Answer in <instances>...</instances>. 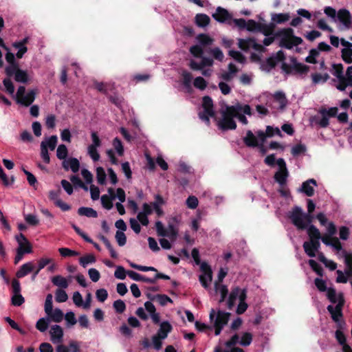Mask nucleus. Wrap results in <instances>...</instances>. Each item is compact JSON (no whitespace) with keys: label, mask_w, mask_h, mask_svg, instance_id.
Wrapping results in <instances>:
<instances>
[{"label":"nucleus","mask_w":352,"mask_h":352,"mask_svg":"<svg viewBox=\"0 0 352 352\" xmlns=\"http://www.w3.org/2000/svg\"><path fill=\"white\" fill-rule=\"evenodd\" d=\"M67 299L68 296L65 291L61 289H56L55 292V300L57 302H65Z\"/></svg>","instance_id":"50"},{"label":"nucleus","mask_w":352,"mask_h":352,"mask_svg":"<svg viewBox=\"0 0 352 352\" xmlns=\"http://www.w3.org/2000/svg\"><path fill=\"white\" fill-rule=\"evenodd\" d=\"M172 331V326L168 322H162L156 336L162 339L167 338L168 334Z\"/></svg>","instance_id":"26"},{"label":"nucleus","mask_w":352,"mask_h":352,"mask_svg":"<svg viewBox=\"0 0 352 352\" xmlns=\"http://www.w3.org/2000/svg\"><path fill=\"white\" fill-rule=\"evenodd\" d=\"M186 206L188 208L195 209L198 206V199L193 195L189 196L186 201Z\"/></svg>","instance_id":"61"},{"label":"nucleus","mask_w":352,"mask_h":352,"mask_svg":"<svg viewBox=\"0 0 352 352\" xmlns=\"http://www.w3.org/2000/svg\"><path fill=\"white\" fill-rule=\"evenodd\" d=\"M12 46L18 50L17 53L16 54V56L18 58H21L23 55L27 52L28 48L26 46L23 45V44H19L18 43H13Z\"/></svg>","instance_id":"53"},{"label":"nucleus","mask_w":352,"mask_h":352,"mask_svg":"<svg viewBox=\"0 0 352 352\" xmlns=\"http://www.w3.org/2000/svg\"><path fill=\"white\" fill-rule=\"evenodd\" d=\"M34 264L32 262H28L22 265L16 273L18 278H23L34 270Z\"/></svg>","instance_id":"23"},{"label":"nucleus","mask_w":352,"mask_h":352,"mask_svg":"<svg viewBox=\"0 0 352 352\" xmlns=\"http://www.w3.org/2000/svg\"><path fill=\"white\" fill-rule=\"evenodd\" d=\"M316 181L314 179H309L302 183L300 191L303 192L307 196L311 197L314 193V186H316Z\"/></svg>","instance_id":"21"},{"label":"nucleus","mask_w":352,"mask_h":352,"mask_svg":"<svg viewBox=\"0 0 352 352\" xmlns=\"http://www.w3.org/2000/svg\"><path fill=\"white\" fill-rule=\"evenodd\" d=\"M190 53L195 56L197 58H201L204 57L202 55L204 54V47H201L200 45H195L192 46L190 48Z\"/></svg>","instance_id":"54"},{"label":"nucleus","mask_w":352,"mask_h":352,"mask_svg":"<svg viewBox=\"0 0 352 352\" xmlns=\"http://www.w3.org/2000/svg\"><path fill=\"white\" fill-rule=\"evenodd\" d=\"M234 22L237 27L241 29L247 28L248 30H252V28L250 26V24H255V22L253 21H249L248 24L243 19H234Z\"/></svg>","instance_id":"49"},{"label":"nucleus","mask_w":352,"mask_h":352,"mask_svg":"<svg viewBox=\"0 0 352 352\" xmlns=\"http://www.w3.org/2000/svg\"><path fill=\"white\" fill-rule=\"evenodd\" d=\"M289 218L293 224L299 230L306 229L312 219L311 214L302 212V209L298 206L291 212Z\"/></svg>","instance_id":"5"},{"label":"nucleus","mask_w":352,"mask_h":352,"mask_svg":"<svg viewBox=\"0 0 352 352\" xmlns=\"http://www.w3.org/2000/svg\"><path fill=\"white\" fill-rule=\"evenodd\" d=\"M15 239L19 245L18 248H21L22 250H28L30 248V253L32 252V245L24 234L21 233L16 235Z\"/></svg>","instance_id":"31"},{"label":"nucleus","mask_w":352,"mask_h":352,"mask_svg":"<svg viewBox=\"0 0 352 352\" xmlns=\"http://www.w3.org/2000/svg\"><path fill=\"white\" fill-rule=\"evenodd\" d=\"M305 151H306V146L301 144H298L294 146L292 148V151H291L292 154L294 156H297L301 153H305Z\"/></svg>","instance_id":"64"},{"label":"nucleus","mask_w":352,"mask_h":352,"mask_svg":"<svg viewBox=\"0 0 352 352\" xmlns=\"http://www.w3.org/2000/svg\"><path fill=\"white\" fill-rule=\"evenodd\" d=\"M344 304V299L339 300L338 302L334 305H329L327 309L331 315L332 319L335 322H338L342 316V308Z\"/></svg>","instance_id":"16"},{"label":"nucleus","mask_w":352,"mask_h":352,"mask_svg":"<svg viewBox=\"0 0 352 352\" xmlns=\"http://www.w3.org/2000/svg\"><path fill=\"white\" fill-rule=\"evenodd\" d=\"M201 274L199 275V281L204 288H208L212 281V270L206 263H202L200 265Z\"/></svg>","instance_id":"13"},{"label":"nucleus","mask_w":352,"mask_h":352,"mask_svg":"<svg viewBox=\"0 0 352 352\" xmlns=\"http://www.w3.org/2000/svg\"><path fill=\"white\" fill-rule=\"evenodd\" d=\"M327 297L328 299L332 303H338L339 300L343 299L341 294L338 295L336 292V290L332 288H329L327 289Z\"/></svg>","instance_id":"42"},{"label":"nucleus","mask_w":352,"mask_h":352,"mask_svg":"<svg viewBox=\"0 0 352 352\" xmlns=\"http://www.w3.org/2000/svg\"><path fill=\"white\" fill-rule=\"evenodd\" d=\"M127 275L132 280L135 281H142L145 283H155V279H153V278H147L134 271H127Z\"/></svg>","instance_id":"29"},{"label":"nucleus","mask_w":352,"mask_h":352,"mask_svg":"<svg viewBox=\"0 0 352 352\" xmlns=\"http://www.w3.org/2000/svg\"><path fill=\"white\" fill-rule=\"evenodd\" d=\"M333 75L338 78V85H342L344 84L345 78L343 74V67L341 64L334 65V71L333 72Z\"/></svg>","instance_id":"33"},{"label":"nucleus","mask_w":352,"mask_h":352,"mask_svg":"<svg viewBox=\"0 0 352 352\" xmlns=\"http://www.w3.org/2000/svg\"><path fill=\"white\" fill-rule=\"evenodd\" d=\"M181 76H182V84L184 87L185 92L190 94L192 91V74L187 70H183L181 73Z\"/></svg>","instance_id":"17"},{"label":"nucleus","mask_w":352,"mask_h":352,"mask_svg":"<svg viewBox=\"0 0 352 352\" xmlns=\"http://www.w3.org/2000/svg\"><path fill=\"white\" fill-rule=\"evenodd\" d=\"M274 102L277 104V109H283L287 104V99L283 91H276L273 95Z\"/></svg>","instance_id":"22"},{"label":"nucleus","mask_w":352,"mask_h":352,"mask_svg":"<svg viewBox=\"0 0 352 352\" xmlns=\"http://www.w3.org/2000/svg\"><path fill=\"white\" fill-rule=\"evenodd\" d=\"M243 142L249 147L258 146V139L250 130L247 131L246 135L243 138Z\"/></svg>","instance_id":"30"},{"label":"nucleus","mask_w":352,"mask_h":352,"mask_svg":"<svg viewBox=\"0 0 352 352\" xmlns=\"http://www.w3.org/2000/svg\"><path fill=\"white\" fill-rule=\"evenodd\" d=\"M247 298V291L245 289H241L239 287L234 288L228 300V306L229 309H231L235 304L236 300L239 299V305L236 309V313L238 314H243L248 309V304L245 302Z\"/></svg>","instance_id":"3"},{"label":"nucleus","mask_w":352,"mask_h":352,"mask_svg":"<svg viewBox=\"0 0 352 352\" xmlns=\"http://www.w3.org/2000/svg\"><path fill=\"white\" fill-rule=\"evenodd\" d=\"M91 138L92 143L87 147V154L94 162H97L100 160V154L98 152V148L101 146V140L95 131L91 132Z\"/></svg>","instance_id":"12"},{"label":"nucleus","mask_w":352,"mask_h":352,"mask_svg":"<svg viewBox=\"0 0 352 352\" xmlns=\"http://www.w3.org/2000/svg\"><path fill=\"white\" fill-rule=\"evenodd\" d=\"M50 321L52 320L54 322H60L63 318L64 314L61 309L56 308L55 309H52L49 314H47Z\"/></svg>","instance_id":"32"},{"label":"nucleus","mask_w":352,"mask_h":352,"mask_svg":"<svg viewBox=\"0 0 352 352\" xmlns=\"http://www.w3.org/2000/svg\"><path fill=\"white\" fill-rule=\"evenodd\" d=\"M320 52L316 49H312L309 52V55L306 58V61L309 63H316L317 58L319 56Z\"/></svg>","instance_id":"56"},{"label":"nucleus","mask_w":352,"mask_h":352,"mask_svg":"<svg viewBox=\"0 0 352 352\" xmlns=\"http://www.w3.org/2000/svg\"><path fill=\"white\" fill-rule=\"evenodd\" d=\"M342 257L344 258L346 265L345 273L350 276L352 274V253H349L345 250L341 252Z\"/></svg>","instance_id":"28"},{"label":"nucleus","mask_w":352,"mask_h":352,"mask_svg":"<svg viewBox=\"0 0 352 352\" xmlns=\"http://www.w3.org/2000/svg\"><path fill=\"white\" fill-rule=\"evenodd\" d=\"M342 58L346 63H352V49L343 48L342 50Z\"/></svg>","instance_id":"57"},{"label":"nucleus","mask_w":352,"mask_h":352,"mask_svg":"<svg viewBox=\"0 0 352 352\" xmlns=\"http://www.w3.org/2000/svg\"><path fill=\"white\" fill-rule=\"evenodd\" d=\"M293 69L300 74H305L308 72L309 67L302 63H296L293 65Z\"/></svg>","instance_id":"58"},{"label":"nucleus","mask_w":352,"mask_h":352,"mask_svg":"<svg viewBox=\"0 0 352 352\" xmlns=\"http://www.w3.org/2000/svg\"><path fill=\"white\" fill-rule=\"evenodd\" d=\"M115 310L120 314L123 313L126 309V305L122 300H117L113 304Z\"/></svg>","instance_id":"63"},{"label":"nucleus","mask_w":352,"mask_h":352,"mask_svg":"<svg viewBox=\"0 0 352 352\" xmlns=\"http://www.w3.org/2000/svg\"><path fill=\"white\" fill-rule=\"evenodd\" d=\"M307 234L310 238V240L318 239L320 240L321 238L320 232L319 230L313 225L307 226Z\"/></svg>","instance_id":"38"},{"label":"nucleus","mask_w":352,"mask_h":352,"mask_svg":"<svg viewBox=\"0 0 352 352\" xmlns=\"http://www.w3.org/2000/svg\"><path fill=\"white\" fill-rule=\"evenodd\" d=\"M78 213L79 215L87 217L96 218L98 217L97 212L91 208L80 207L78 208Z\"/></svg>","instance_id":"35"},{"label":"nucleus","mask_w":352,"mask_h":352,"mask_svg":"<svg viewBox=\"0 0 352 352\" xmlns=\"http://www.w3.org/2000/svg\"><path fill=\"white\" fill-rule=\"evenodd\" d=\"M245 115H252V109L249 104L236 103L234 105L227 106L222 110L221 118L218 121L217 125L223 130L235 129L236 124L234 118H237L243 124H247L248 121Z\"/></svg>","instance_id":"1"},{"label":"nucleus","mask_w":352,"mask_h":352,"mask_svg":"<svg viewBox=\"0 0 352 352\" xmlns=\"http://www.w3.org/2000/svg\"><path fill=\"white\" fill-rule=\"evenodd\" d=\"M36 94V91L33 89L25 93V87L20 86L15 95L16 101L21 105L28 107L34 101Z\"/></svg>","instance_id":"8"},{"label":"nucleus","mask_w":352,"mask_h":352,"mask_svg":"<svg viewBox=\"0 0 352 352\" xmlns=\"http://www.w3.org/2000/svg\"><path fill=\"white\" fill-rule=\"evenodd\" d=\"M151 204L153 210H154L157 217H160L164 215V211L162 206L165 204V201L161 195H155V201Z\"/></svg>","instance_id":"20"},{"label":"nucleus","mask_w":352,"mask_h":352,"mask_svg":"<svg viewBox=\"0 0 352 352\" xmlns=\"http://www.w3.org/2000/svg\"><path fill=\"white\" fill-rule=\"evenodd\" d=\"M212 16L219 22H225L230 18V14L226 9L219 7L212 14Z\"/></svg>","instance_id":"27"},{"label":"nucleus","mask_w":352,"mask_h":352,"mask_svg":"<svg viewBox=\"0 0 352 352\" xmlns=\"http://www.w3.org/2000/svg\"><path fill=\"white\" fill-rule=\"evenodd\" d=\"M50 322L49 318H41L37 321L36 328L41 332H45L48 328Z\"/></svg>","instance_id":"43"},{"label":"nucleus","mask_w":352,"mask_h":352,"mask_svg":"<svg viewBox=\"0 0 352 352\" xmlns=\"http://www.w3.org/2000/svg\"><path fill=\"white\" fill-rule=\"evenodd\" d=\"M214 61L212 58L209 57H202V59L200 63L197 62L196 60H191L189 63V67L191 69L195 71H201V74L204 76L209 77L212 74V69H204L206 67H212L213 65Z\"/></svg>","instance_id":"7"},{"label":"nucleus","mask_w":352,"mask_h":352,"mask_svg":"<svg viewBox=\"0 0 352 352\" xmlns=\"http://www.w3.org/2000/svg\"><path fill=\"white\" fill-rule=\"evenodd\" d=\"M121 168L122 172L124 173L126 178L129 180L132 177V171L130 167V164L128 162H125L122 163Z\"/></svg>","instance_id":"60"},{"label":"nucleus","mask_w":352,"mask_h":352,"mask_svg":"<svg viewBox=\"0 0 352 352\" xmlns=\"http://www.w3.org/2000/svg\"><path fill=\"white\" fill-rule=\"evenodd\" d=\"M95 262L96 258L92 254L86 255L85 256L80 257L79 259V263L83 267H86L88 264L94 263Z\"/></svg>","instance_id":"52"},{"label":"nucleus","mask_w":352,"mask_h":352,"mask_svg":"<svg viewBox=\"0 0 352 352\" xmlns=\"http://www.w3.org/2000/svg\"><path fill=\"white\" fill-rule=\"evenodd\" d=\"M58 142V138L56 135H52L51 137L46 138L44 141L41 142H45V146L47 148H50L51 151L55 149Z\"/></svg>","instance_id":"44"},{"label":"nucleus","mask_w":352,"mask_h":352,"mask_svg":"<svg viewBox=\"0 0 352 352\" xmlns=\"http://www.w3.org/2000/svg\"><path fill=\"white\" fill-rule=\"evenodd\" d=\"M196 24L199 27H206L210 23V18L204 14H198L195 16Z\"/></svg>","instance_id":"36"},{"label":"nucleus","mask_w":352,"mask_h":352,"mask_svg":"<svg viewBox=\"0 0 352 352\" xmlns=\"http://www.w3.org/2000/svg\"><path fill=\"white\" fill-rule=\"evenodd\" d=\"M45 142L41 143V156L46 164H49L50 162V157L48 151L45 146Z\"/></svg>","instance_id":"59"},{"label":"nucleus","mask_w":352,"mask_h":352,"mask_svg":"<svg viewBox=\"0 0 352 352\" xmlns=\"http://www.w3.org/2000/svg\"><path fill=\"white\" fill-rule=\"evenodd\" d=\"M230 314L220 309H212L210 311V321L214 328V333L219 336L230 320Z\"/></svg>","instance_id":"4"},{"label":"nucleus","mask_w":352,"mask_h":352,"mask_svg":"<svg viewBox=\"0 0 352 352\" xmlns=\"http://www.w3.org/2000/svg\"><path fill=\"white\" fill-rule=\"evenodd\" d=\"M197 40L199 42V45L201 47H204L205 46L211 45L212 44L213 40L209 36L206 34H199L197 36Z\"/></svg>","instance_id":"45"},{"label":"nucleus","mask_w":352,"mask_h":352,"mask_svg":"<svg viewBox=\"0 0 352 352\" xmlns=\"http://www.w3.org/2000/svg\"><path fill=\"white\" fill-rule=\"evenodd\" d=\"M252 334L249 332H245L240 338L239 344L242 346H248L250 345L252 342Z\"/></svg>","instance_id":"40"},{"label":"nucleus","mask_w":352,"mask_h":352,"mask_svg":"<svg viewBox=\"0 0 352 352\" xmlns=\"http://www.w3.org/2000/svg\"><path fill=\"white\" fill-rule=\"evenodd\" d=\"M106 173L102 167H98L96 168V178L98 183L100 185L106 184Z\"/></svg>","instance_id":"47"},{"label":"nucleus","mask_w":352,"mask_h":352,"mask_svg":"<svg viewBox=\"0 0 352 352\" xmlns=\"http://www.w3.org/2000/svg\"><path fill=\"white\" fill-rule=\"evenodd\" d=\"M101 204L102 206L107 209V210H111L113 208V203L112 201L113 200L111 199L109 195H103L101 198Z\"/></svg>","instance_id":"55"},{"label":"nucleus","mask_w":352,"mask_h":352,"mask_svg":"<svg viewBox=\"0 0 352 352\" xmlns=\"http://www.w3.org/2000/svg\"><path fill=\"white\" fill-rule=\"evenodd\" d=\"M127 272L124 270L122 266H117L114 272V276L116 278L120 280H124L126 278Z\"/></svg>","instance_id":"62"},{"label":"nucleus","mask_w":352,"mask_h":352,"mask_svg":"<svg viewBox=\"0 0 352 352\" xmlns=\"http://www.w3.org/2000/svg\"><path fill=\"white\" fill-rule=\"evenodd\" d=\"M155 229L157 234L159 236H167L171 241H175L178 234V230L175 227L174 225L169 223L168 228L166 229L163 223L157 221L155 223Z\"/></svg>","instance_id":"10"},{"label":"nucleus","mask_w":352,"mask_h":352,"mask_svg":"<svg viewBox=\"0 0 352 352\" xmlns=\"http://www.w3.org/2000/svg\"><path fill=\"white\" fill-rule=\"evenodd\" d=\"M344 85H336V88L343 91L346 89L347 87H352V66L348 67L346 74L344 75Z\"/></svg>","instance_id":"24"},{"label":"nucleus","mask_w":352,"mask_h":352,"mask_svg":"<svg viewBox=\"0 0 352 352\" xmlns=\"http://www.w3.org/2000/svg\"><path fill=\"white\" fill-rule=\"evenodd\" d=\"M308 246H311L316 250L318 251L320 244V241L318 239L310 240L309 241H305L303 243V248L305 250V253L309 256V257H314L315 254L309 250L308 248Z\"/></svg>","instance_id":"25"},{"label":"nucleus","mask_w":352,"mask_h":352,"mask_svg":"<svg viewBox=\"0 0 352 352\" xmlns=\"http://www.w3.org/2000/svg\"><path fill=\"white\" fill-rule=\"evenodd\" d=\"M68 150L65 144H60L56 150V156L59 160H67Z\"/></svg>","instance_id":"46"},{"label":"nucleus","mask_w":352,"mask_h":352,"mask_svg":"<svg viewBox=\"0 0 352 352\" xmlns=\"http://www.w3.org/2000/svg\"><path fill=\"white\" fill-rule=\"evenodd\" d=\"M50 335L51 341L54 344H60L63 342V330L60 325H52L50 330Z\"/></svg>","instance_id":"15"},{"label":"nucleus","mask_w":352,"mask_h":352,"mask_svg":"<svg viewBox=\"0 0 352 352\" xmlns=\"http://www.w3.org/2000/svg\"><path fill=\"white\" fill-rule=\"evenodd\" d=\"M65 320L66 321L67 327H71L75 325L77 322L75 314L73 311H70L65 315Z\"/></svg>","instance_id":"48"},{"label":"nucleus","mask_w":352,"mask_h":352,"mask_svg":"<svg viewBox=\"0 0 352 352\" xmlns=\"http://www.w3.org/2000/svg\"><path fill=\"white\" fill-rule=\"evenodd\" d=\"M192 84L195 88L200 91L204 90L208 86L207 81L202 76L196 77Z\"/></svg>","instance_id":"37"},{"label":"nucleus","mask_w":352,"mask_h":352,"mask_svg":"<svg viewBox=\"0 0 352 352\" xmlns=\"http://www.w3.org/2000/svg\"><path fill=\"white\" fill-rule=\"evenodd\" d=\"M338 112V109L337 107H330L329 109L322 107L318 110L320 116L313 117L311 121L321 128H327L329 125V118L336 117Z\"/></svg>","instance_id":"6"},{"label":"nucleus","mask_w":352,"mask_h":352,"mask_svg":"<svg viewBox=\"0 0 352 352\" xmlns=\"http://www.w3.org/2000/svg\"><path fill=\"white\" fill-rule=\"evenodd\" d=\"M214 116L213 103L211 98L204 96L202 101V111L199 113V118L207 124L210 123V118Z\"/></svg>","instance_id":"9"},{"label":"nucleus","mask_w":352,"mask_h":352,"mask_svg":"<svg viewBox=\"0 0 352 352\" xmlns=\"http://www.w3.org/2000/svg\"><path fill=\"white\" fill-rule=\"evenodd\" d=\"M14 80L18 82L25 83L28 81V75L26 71L18 69L14 76Z\"/></svg>","instance_id":"39"},{"label":"nucleus","mask_w":352,"mask_h":352,"mask_svg":"<svg viewBox=\"0 0 352 352\" xmlns=\"http://www.w3.org/2000/svg\"><path fill=\"white\" fill-rule=\"evenodd\" d=\"M276 164L278 166V170L274 175L275 181L281 186H284L289 176V172L287 168L286 163L283 158H279L276 161Z\"/></svg>","instance_id":"11"},{"label":"nucleus","mask_w":352,"mask_h":352,"mask_svg":"<svg viewBox=\"0 0 352 352\" xmlns=\"http://www.w3.org/2000/svg\"><path fill=\"white\" fill-rule=\"evenodd\" d=\"M62 166L65 170H71L76 173L79 170L80 162L77 158L69 157L63 161Z\"/></svg>","instance_id":"18"},{"label":"nucleus","mask_w":352,"mask_h":352,"mask_svg":"<svg viewBox=\"0 0 352 352\" xmlns=\"http://www.w3.org/2000/svg\"><path fill=\"white\" fill-rule=\"evenodd\" d=\"M215 289H216V292L217 293L220 294V295H221V298L219 300V302H223L228 295V293L227 287L226 285H218V283H215Z\"/></svg>","instance_id":"41"},{"label":"nucleus","mask_w":352,"mask_h":352,"mask_svg":"<svg viewBox=\"0 0 352 352\" xmlns=\"http://www.w3.org/2000/svg\"><path fill=\"white\" fill-rule=\"evenodd\" d=\"M275 37L280 38L279 46L288 50H291L294 47L298 46L302 43V39L300 37L294 34L293 29L287 28L278 30L274 36H268L265 38L263 41V44L265 46L270 45L274 42Z\"/></svg>","instance_id":"2"},{"label":"nucleus","mask_w":352,"mask_h":352,"mask_svg":"<svg viewBox=\"0 0 352 352\" xmlns=\"http://www.w3.org/2000/svg\"><path fill=\"white\" fill-rule=\"evenodd\" d=\"M112 144L119 156H122L124 155V147L121 140L118 138H115L113 140Z\"/></svg>","instance_id":"51"},{"label":"nucleus","mask_w":352,"mask_h":352,"mask_svg":"<svg viewBox=\"0 0 352 352\" xmlns=\"http://www.w3.org/2000/svg\"><path fill=\"white\" fill-rule=\"evenodd\" d=\"M52 282L54 285L63 289H66L69 286L67 280L60 275L54 276L52 279Z\"/></svg>","instance_id":"34"},{"label":"nucleus","mask_w":352,"mask_h":352,"mask_svg":"<svg viewBox=\"0 0 352 352\" xmlns=\"http://www.w3.org/2000/svg\"><path fill=\"white\" fill-rule=\"evenodd\" d=\"M338 20L346 28H349L351 25V16L349 11L346 9H340L337 14Z\"/></svg>","instance_id":"19"},{"label":"nucleus","mask_w":352,"mask_h":352,"mask_svg":"<svg viewBox=\"0 0 352 352\" xmlns=\"http://www.w3.org/2000/svg\"><path fill=\"white\" fill-rule=\"evenodd\" d=\"M239 47L243 51H248L253 49L256 51L261 52L263 47L261 44H258L254 39L252 38H240L238 42Z\"/></svg>","instance_id":"14"}]
</instances>
